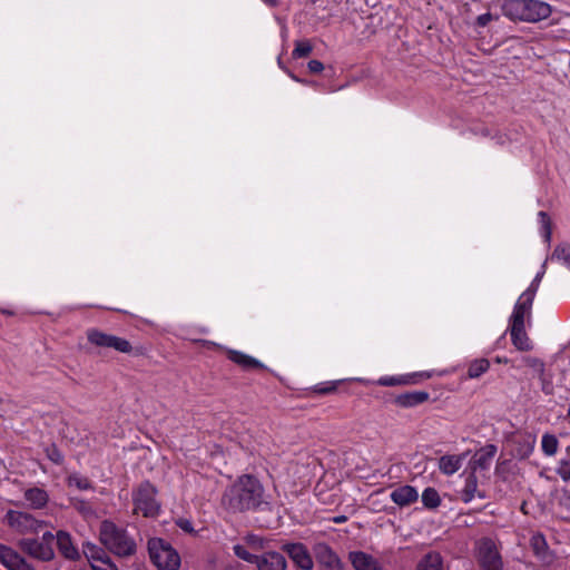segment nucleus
I'll list each match as a JSON object with an SVG mask.
<instances>
[{
    "mask_svg": "<svg viewBox=\"0 0 570 570\" xmlns=\"http://www.w3.org/2000/svg\"><path fill=\"white\" fill-rule=\"evenodd\" d=\"M100 542L112 553L119 557H128L136 552V543L124 528L105 520L99 530Z\"/></svg>",
    "mask_w": 570,
    "mask_h": 570,
    "instance_id": "3",
    "label": "nucleus"
},
{
    "mask_svg": "<svg viewBox=\"0 0 570 570\" xmlns=\"http://www.w3.org/2000/svg\"><path fill=\"white\" fill-rule=\"evenodd\" d=\"M484 499L485 493L478 489V479L474 472H470L465 479L464 487L460 491V499L464 503L471 502L474 498Z\"/></svg>",
    "mask_w": 570,
    "mask_h": 570,
    "instance_id": "18",
    "label": "nucleus"
},
{
    "mask_svg": "<svg viewBox=\"0 0 570 570\" xmlns=\"http://www.w3.org/2000/svg\"><path fill=\"white\" fill-rule=\"evenodd\" d=\"M380 384L382 385H392V377H384L380 380Z\"/></svg>",
    "mask_w": 570,
    "mask_h": 570,
    "instance_id": "48",
    "label": "nucleus"
},
{
    "mask_svg": "<svg viewBox=\"0 0 570 570\" xmlns=\"http://www.w3.org/2000/svg\"><path fill=\"white\" fill-rule=\"evenodd\" d=\"M490 368V362L487 358L473 360L468 366V377L478 379Z\"/></svg>",
    "mask_w": 570,
    "mask_h": 570,
    "instance_id": "29",
    "label": "nucleus"
},
{
    "mask_svg": "<svg viewBox=\"0 0 570 570\" xmlns=\"http://www.w3.org/2000/svg\"><path fill=\"white\" fill-rule=\"evenodd\" d=\"M340 381L318 383L314 386V392L321 395L334 393L337 390Z\"/></svg>",
    "mask_w": 570,
    "mask_h": 570,
    "instance_id": "36",
    "label": "nucleus"
},
{
    "mask_svg": "<svg viewBox=\"0 0 570 570\" xmlns=\"http://www.w3.org/2000/svg\"><path fill=\"white\" fill-rule=\"evenodd\" d=\"M309 72L318 73L324 69V66L318 60H311L307 65Z\"/></svg>",
    "mask_w": 570,
    "mask_h": 570,
    "instance_id": "46",
    "label": "nucleus"
},
{
    "mask_svg": "<svg viewBox=\"0 0 570 570\" xmlns=\"http://www.w3.org/2000/svg\"><path fill=\"white\" fill-rule=\"evenodd\" d=\"M227 358L243 370L264 368V365L258 360L239 351L228 350Z\"/></svg>",
    "mask_w": 570,
    "mask_h": 570,
    "instance_id": "20",
    "label": "nucleus"
},
{
    "mask_svg": "<svg viewBox=\"0 0 570 570\" xmlns=\"http://www.w3.org/2000/svg\"><path fill=\"white\" fill-rule=\"evenodd\" d=\"M551 261H558L561 264L570 268V245L560 244L558 245L550 256Z\"/></svg>",
    "mask_w": 570,
    "mask_h": 570,
    "instance_id": "31",
    "label": "nucleus"
},
{
    "mask_svg": "<svg viewBox=\"0 0 570 570\" xmlns=\"http://www.w3.org/2000/svg\"><path fill=\"white\" fill-rule=\"evenodd\" d=\"M502 13L511 21L535 23L548 19L552 7L541 0H503Z\"/></svg>",
    "mask_w": 570,
    "mask_h": 570,
    "instance_id": "2",
    "label": "nucleus"
},
{
    "mask_svg": "<svg viewBox=\"0 0 570 570\" xmlns=\"http://www.w3.org/2000/svg\"><path fill=\"white\" fill-rule=\"evenodd\" d=\"M157 489L148 481L140 483L132 492L134 513L145 518H155L160 512V503L156 499Z\"/></svg>",
    "mask_w": 570,
    "mask_h": 570,
    "instance_id": "4",
    "label": "nucleus"
},
{
    "mask_svg": "<svg viewBox=\"0 0 570 570\" xmlns=\"http://www.w3.org/2000/svg\"><path fill=\"white\" fill-rule=\"evenodd\" d=\"M432 376L431 372H413L410 374L394 376V385H413L429 380Z\"/></svg>",
    "mask_w": 570,
    "mask_h": 570,
    "instance_id": "26",
    "label": "nucleus"
},
{
    "mask_svg": "<svg viewBox=\"0 0 570 570\" xmlns=\"http://www.w3.org/2000/svg\"><path fill=\"white\" fill-rule=\"evenodd\" d=\"M530 547L533 551V553L542 559L546 560L548 556V544L546 541V538L541 533H534L530 539Z\"/></svg>",
    "mask_w": 570,
    "mask_h": 570,
    "instance_id": "28",
    "label": "nucleus"
},
{
    "mask_svg": "<svg viewBox=\"0 0 570 570\" xmlns=\"http://www.w3.org/2000/svg\"><path fill=\"white\" fill-rule=\"evenodd\" d=\"M312 45L308 41H298L292 52L294 58L307 57L312 52Z\"/></svg>",
    "mask_w": 570,
    "mask_h": 570,
    "instance_id": "38",
    "label": "nucleus"
},
{
    "mask_svg": "<svg viewBox=\"0 0 570 570\" xmlns=\"http://www.w3.org/2000/svg\"><path fill=\"white\" fill-rule=\"evenodd\" d=\"M258 570H285L286 560L279 552L271 551L258 556L255 563Z\"/></svg>",
    "mask_w": 570,
    "mask_h": 570,
    "instance_id": "15",
    "label": "nucleus"
},
{
    "mask_svg": "<svg viewBox=\"0 0 570 570\" xmlns=\"http://www.w3.org/2000/svg\"><path fill=\"white\" fill-rule=\"evenodd\" d=\"M20 547L30 557L41 561H49L55 556L52 547L39 539H24L20 542Z\"/></svg>",
    "mask_w": 570,
    "mask_h": 570,
    "instance_id": "9",
    "label": "nucleus"
},
{
    "mask_svg": "<svg viewBox=\"0 0 570 570\" xmlns=\"http://www.w3.org/2000/svg\"><path fill=\"white\" fill-rule=\"evenodd\" d=\"M523 365L533 368L537 373L544 372V363L538 357L534 356H523L521 358Z\"/></svg>",
    "mask_w": 570,
    "mask_h": 570,
    "instance_id": "39",
    "label": "nucleus"
},
{
    "mask_svg": "<svg viewBox=\"0 0 570 570\" xmlns=\"http://www.w3.org/2000/svg\"><path fill=\"white\" fill-rule=\"evenodd\" d=\"M430 399V394L425 391H414L399 394L394 397V403L402 407L417 406Z\"/></svg>",
    "mask_w": 570,
    "mask_h": 570,
    "instance_id": "19",
    "label": "nucleus"
},
{
    "mask_svg": "<svg viewBox=\"0 0 570 570\" xmlns=\"http://www.w3.org/2000/svg\"><path fill=\"white\" fill-rule=\"evenodd\" d=\"M67 482L69 487H76L79 490H89L92 488L89 479L78 473L70 474Z\"/></svg>",
    "mask_w": 570,
    "mask_h": 570,
    "instance_id": "34",
    "label": "nucleus"
},
{
    "mask_svg": "<svg viewBox=\"0 0 570 570\" xmlns=\"http://www.w3.org/2000/svg\"><path fill=\"white\" fill-rule=\"evenodd\" d=\"M541 448L546 455L553 456L558 452L559 441L556 435L546 433L541 439Z\"/></svg>",
    "mask_w": 570,
    "mask_h": 570,
    "instance_id": "30",
    "label": "nucleus"
},
{
    "mask_svg": "<svg viewBox=\"0 0 570 570\" xmlns=\"http://www.w3.org/2000/svg\"><path fill=\"white\" fill-rule=\"evenodd\" d=\"M465 456H466L465 453L460 454V455H455V454L450 455L449 454V455L441 456L439 459L440 471L445 475L454 474L462 466Z\"/></svg>",
    "mask_w": 570,
    "mask_h": 570,
    "instance_id": "22",
    "label": "nucleus"
},
{
    "mask_svg": "<svg viewBox=\"0 0 570 570\" xmlns=\"http://www.w3.org/2000/svg\"><path fill=\"white\" fill-rule=\"evenodd\" d=\"M497 446L494 444H487L474 453L470 462V469L472 472L487 471L492 464V461L497 454Z\"/></svg>",
    "mask_w": 570,
    "mask_h": 570,
    "instance_id": "11",
    "label": "nucleus"
},
{
    "mask_svg": "<svg viewBox=\"0 0 570 570\" xmlns=\"http://www.w3.org/2000/svg\"><path fill=\"white\" fill-rule=\"evenodd\" d=\"M87 340L97 347L112 348L125 354L134 352V347L128 340L102 332L98 328H89L87 331Z\"/></svg>",
    "mask_w": 570,
    "mask_h": 570,
    "instance_id": "7",
    "label": "nucleus"
},
{
    "mask_svg": "<svg viewBox=\"0 0 570 570\" xmlns=\"http://www.w3.org/2000/svg\"><path fill=\"white\" fill-rule=\"evenodd\" d=\"M543 273H544V272H542L541 274H538V275L535 276V278H534V279H535L537 282H540V279H541V277H542V274H543Z\"/></svg>",
    "mask_w": 570,
    "mask_h": 570,
    "instance_id": "53",
    "label": "nucleus"
},
{
    "mask_svg": "<svg viewBox=\"0 0 570 570\" xmlns=\"http://www.w3.org/2000/svg\"><path fill=\"white\" fill-rule=\"evenodd\" d=\"M70 504L83 519L90 520L96 518V511L89 501L72 498Z\"/></svg>",
    "mask_w": 570,
    "mask_h": 570,
    "instance_id": "27",
    "label": "nucleus"
},
{
    "mask_svg": "<svg viewBox=\"0 0 570 570\" xmlns=\"http://www.w3.org/2000/svg\"><path fill=\"white\" fill-rule=\"evenodd\" d=\"M475 557L481 570H503L499 546L491 538H481L475 542Z\"/></svg>",
    "mask_w": 570,
    "mask_h": 570,
    "instance_id": "6",
    "label": "nucleus"
},
{
    "mask_svg": "<svg viewBox=\"0 0 570 570\" xmlns=\"http://www.w3.org/2000/svg\"><path fill=\"white\" fill-rule=\"evenodd\" d=\"M567 504L570 507V495L566 498Z\"/></svg>",
    "mask_w": 570,
    "mask_h": 570,
    "instance_id": "54",
    "label": "nucleus"
},
{
    "mask_svg": "<svg viewBox=\"0 0 570 570\" xmlns=\"http://www.w3.org/2000/svg\"><path fill=\"white\" fill-rule=\"evenodd\" d=\"M262 1L269 7H276L278 3V0H262Z\"/></svg>",
    "mask_w": 570,
    "mask_h": 570,
    "instance_id": "49",
    "label": "nucleus"
},
{
    "mask_svg": "<svg viewBox=\"0 0 570 570\" xmlns=\"http://www.w3.org/2000/svg\"><path fill=\"white\" fill-rule=\"evenodd\" d=\"M234 552L239 559L250 562V563H256L257 558H258V556L248 552V550L244 546H240V544L234 546Z\"/></svg>",
    "mask_w": 570,
    "mask_h": 570,
    "instance_id": "40",
    "label": "nucleus"
},
{
    "mask_svg": "<svg viewBox=\"0 0 570 570\" xmlns=\"http://www.w3.org/2000/svg\"><path fill=\"white\" fill-rule=\"evenodd\" d=\"M47 456L56 464H61L63 461V455L56 446L49 448L47 450Z\"/></svg>",
    "mask_w": 570,
    "mask_h": 570,
    "instance_id": "43",
    "label": "nucleus"
},
{
    "mask_svg": "<svg viewBox=\"0 0 570 570\" xmlns=\"http://www.w3.org/2000/svg\"><path fill=\"white\" fill-rule=\"evenodd\" d=\"M24 499L30 508L42 509L49 501V494L45 489L33 487L24 491Z\"/></svg>",
    "mask_w": 570,
    "mask_h": 570,
    "instance_id": "21",
    "label": "nucleus"
},
{
    "mask_svg": "<svg viewBox=\"0 0 570 570\" xmlns=\"http://www.w3.org/2000/svg\"><path fill=\"white\" fill-rule=\"evenodd\" d=\"M149 556L158 570H178L180 557L166 541L154 538L148 542Z\"/></svg>",
    "mask_w": 570,
    "mask_h": 570,
    "instance_id": "5",
    "label": "nucleus"
},
{
    "mask_svg": "<svg viewBox=\"0 0 570 570\" xmlns=\"http://www.w3.org/2000/svg\"><path fill=\"white\" fill-rule=\"evenodd\" d=\"M53 540L55 535L51 532H46L39 541L47 542L52 547Z\"/></svg>",
    "mask_w": 570,
    "mask_h": 570,
    "instance_id": "47",
    "label": "nucleus"
},
{
    "mask_svg": "<svg viewBox=\"0 0 570 570\" xmlns=\"http://www.w3.org/2000/svg\"><path fill=\"white\" fill-rule=\"evenodd\" d=\"M343 521H345V517L335 518V522L336 523H340V522H343Z\"/></svg>",
    "mask_w": 570,
    "mask_h": 570,
    "instance_id": "52",
    "label": "nucleus"
},
{
    "mask_svg": "<svg viewBox=\"0 0 570 570\" xmlns=\"http://www.w3.org/2000/svg\"><path fill=\"white\" fill-rule=\"evenodd\" d=\"M350 560L355 570H381L373 557L361 551L351 552Z\"/></svg>",
    "mask_w": 570,
    "mask_h": 570,
    "instance_id": "23",
    "label": "nucleus"
},
{
    "mask_svg": "<svg viewBox=\"0 0 570 570\" xmlns=\"http://www.w3.org/2000/svg\"><path fill=\"white\" fill-rule=\"evenodd\" d=\"M422 502L424 507L435 509L440 505L441 499L435 489L426 488L422 493Z\"/></svg>",
    "mask_w": 570,
    "mask_h": 570,
    "instance_id": "33",
    "label": "nucleus"
},
{
    "mask_svg": "<svg viewBox=\"0 0 570 570\" xmlns=\"http://www.w3.org/2000/svg\"><path fill=\"white\" fill-rule=\"evenodd\" d=\"M85 554L88 558L90 563L94 562V556L100 557V558H109L102 549H100L94 544H87L85 547Z\"/></svg>",
    "mask_w": 570,
    "mask_h": 570,
    "instance_id": "41",
    "label": "nucleus"
},
{
    "mask_svg": "<svg viewBox=\"0 0 570 570\" xmlns=\"http://www.w3.org/2000/svg\"><path fill=\"white\" fill-rule=\"evenodd\" d=\"M567 415H568V417H570V407L568 409Z\"/></svg>",
    "mask_w": 570,
    "mask_h": 570,
    "instance_id": "55",
    "label": "nucleus"
},
{
    "mask_svg": "<svg viewBox=\"0 0 570 570\" xmlns=\"http://www.w3.org/2000/svg\"><path fill=\"white\" fill-rule=\"evenodd\" d=\"M499 17L498 16H493L491 14L490 12H487V13H483V14H480L476 20H475V24L478 27H487L492 20H498Z\"/></svg>",
    "mask_w": 570,
    "mask_h": 570,
    "instance_id": "44",
    "label": "nucleus"
},
{
    "mask_svg": "<svg viewBox=\"0 0 570 570\" xmlns=\"http://www.w3.org/2000/svg\"><path fill=\"white\" fill-rule=\"evenodd\" d=\"M416 570H443V560L439 552L426 553L417 563Z\"/></svg>",
    "mask_w": 570,
    "mask_h": 570,
    "instance_id": "25",
    "label": "nucleus"
},
{
    "mask_svg": "<svg viewBox=\"0 0 570 570\" xmlns=\"http://www.w3.org/2000/svg\"><path fill=\"white\" fill-rule=\"evenodd\" d=\"M0 562L9 570H33L17 551L6 546H0Z\"/></svg>",
    "mask_w": 570,
    "mask_h": 570,
    "instance_id": "13",
    "label": "nucleus"
},
{
    "mask_svg": "<svg viewBox=\"0 0 570 570\" xmlns=\"http://www.w3.org/2000/svg\"><path fill=\"white\" fill-rule=\"evenodd\" d=\"M417 498V491L411 485H402L394 490V503L401 507L415 502Z\"/></svg>",
    "mask_w": 570,
    "mask_h": 570,
    "instance_id": "24",
    "label": "nucleus"
},
{
    "mask_svg": "<svg viewBox=\"0 0 570 570\" xmlns=\"http://www.w3.org/2000/svg\"><path fill=\"white\" fill-rule=\"evenodd\" d=\"M539 222L544 236L546 242H550L551 238V219L544 212L539 213Z\"/></svg>",
    "mask_w": 570,
    "mask_h": 570,
    "instance_id": "37",
    "label": "nucleus"
},
{
    "mask_svg": "<svg viewBox=\"0 0 570 570\" xmlns=\"http://www.w3.org/2000/svg\"><path fill=\"white\" fill-rule=\"evenodd\" d=\"M314 553L317 562L324 566L327 570H341L342 564L338 557L325 543H318L314 548Z\"/></svg>",
    "mask_w": 570,
    "mask_h": 570,
    "instance_id": "14",
    "label": "nucleus"
},
{
    "mask_svg": "<svg viewBox=\"0 0 570 570\" xmlns=\"http://www.w3.org/2000/svg\"><path fill=\"white\" fill-rule=\"evenodd\" d=\"M7 523L21 533L37 530L38 521L29 513L10 510L6 514Z\"/></svg>",
    "mask_w": 570,
    "mask_h": 570,
    "instance_id": "10",
    "label": "nucleus"
},
{
    "mask_svg": "<svg viewBox=\"0 0 570 570\" xmlns=\"http://www.w3.org/2000/svg\"><path fill=\"white\" fill-rule=\"evenodd\" d=\"M56 539L58 550L66 559L75 561L80 558L79 551L73 544L71 535L68 532L58 531Z\"/></svg>",
    "mask_w": 570,
    "mask_h": 570,
    "instance_id": "16",
    "label": "nucleus"
},
{
    "mask_svg": "<svg viewBox=\"0 0 570 570\" xmlns=\"http://www.w3.org/2000/svg\"><path fill=\"white\" fill-rule=\"evenodd\" d=\"M264 488L253 475H240L223 495V503L233 511H246L263 502Z\"/></svg>",
    "mask_w": 570,
    "mask_h": 570,
    "instance_id": "1",
    "label": "nucleus"
},
{
    "mask_svg": "<svg viewBox=\"0 0 570 570\" xmlns=\"http://www.w3.org/2000/svg\"><path fill=\"white\" fill-rule=\"evenodd\" d=\"M284 549L298 568L303 570H311L313 568V559L304 544L289 543Z\"/></svg>",
    "mask_w": 570,
    "mask_h": 570,
    "instance_id": "12",
    "label": "nucleus"
},
{
    "mask_svg": "<svg viewBox=\"0 0 570 570\" xmlns=\"http://www.w3.org/2000/svg\"><path fill=\"white\" fill-rule=\"evenodd\" d=\"M92 570H118L116 564L111 562L109 558H100L94 556V562H91Z\"/></svg>",
    "mask_w": 570,
    "mask_h": 570,
    "instance_id": "35",
    "label": "nucleus"
},
{
    "mask_svg": "<svg viewBox=\"0 0 570 570\" xmlns=\"http://www.w3.org/2000/svg\"><path fill=\"white\" fill-rule=\"evenodd\" d=\"M535 296V288L528 287L517 301L510 323L525 324V320L531 318V308Z\"/></svg>",
    "mask_w": 570,
    "mask_h": 570,
    "instance_id": "8",
    "label": "nucleus"
},
{
    "mask_svg": "<svg viewBox=\"0 0 570 570\" xmlns=\"http://www.w3.org/2000/svg\"><path fill=\"white\" fill-rule=\"evenodd\" d=\"M510 336L512 344L519 351H530L532 348V343L525 333V324L510 323Z\"/></svg>",
    "mask_w": 570,
    "mask_h": 570,
    "instance_id": "17",
    "label": "nucleus"
},
{
    "mask_svg": "<svg viewBox=\"0 0 570 570\" xmlns=\"http://www.w3.org/2000/svg\"><path fill=\"white\" fill-rule=\"evenodd\" d=\"M539 379L541 381V390L546 395H551L553 393V384L550 376H548L544 372L538 373Z\"/></svg>",
    "mask_w": 570,
    "mask_h": 570,
    "instance_id": "42",
    "label": "nucleus"
},
{
    "mask_svg": "<svg viewBox=\"0 0 570 570\" xmlns=\"http://www.w3.org/2000/svg\"><path fill=\"white\" fill-rule=\"evenodd\" d=\"M557 474L566 482H570V445L564 450V456L559 461Z\"/></svg>",
    "mask_w": 570,
    "mask_h": 570,
    "instance_id": "32",
    "label": "nucleus"
},
{
    "mask_svg": "<svg viewBox=\"0 0 570 570\" xmlns=\"http://www.w3.org/2000/svg\"><path fill=\"white\" fill-rule=\"evenodd\" d=\"M538 285H539V282H537L535 279H533V282L531 283V285L529 287H533L535 288V291L538 289Z\"/></svg>",
    "mask_w": 570,
    "mask_h": 570,
    "instance_id": "50",
    "label": "nucleus"
},
{
    "mask_svg": "<svg viewBox=\"0 0 570 570\" xmlns=\"http://www.w3.org/2000/svg\"><path fill=\"white\" fill-rule=\"evenodd\" d=\"M538 285H539V282H537L535 279H533V282L531 283V285L529 287H533L535 288V291L538 289Z\"/></svg>",
    "mask_w": 570,
    "mask_h": 570,
    "instance_id": "51",
    "label": "nucleus"
},
{
    "mask_svg": "<svg viewBox=\"0 0 570 570\" xmlns=\"http://www.w3.org/2000/svg\"><path fill=\"white\" fill-rule=\"evenodd\" d=\"M176 524L185 532L187 533H193L194 532V527H193V523L191 521H189L188 519H178Z\"/></svg>",
    "mask_w": 570,
    "mask_h": 570,
    "instance_id": "45",
    "label": "nucleus"
}]
</instances>
